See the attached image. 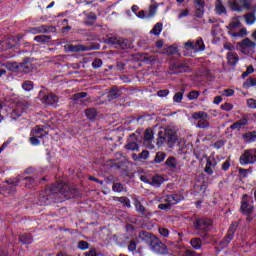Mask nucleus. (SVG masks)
Masks as SVG:
<instances>
[{"mask_svg":"<svg viewBox=\"0 0 256 256\" xmlns=\"http://www.w3.org/2000/svg\"><path fill=\"white\" fill-rule=\"evenodd\" d=\"M192 118L198 121L196 127L199 129H209V123L207 119H209V115L205 112H195L192 114Z\"/></svg>","mask_w":256,"mask_h":256,"instance_id":"4","label":"nucleus"},{"mask_svg":"<svg viewBox=\"0 0 256 256\" xmlns=\"http://www.w3.org/2000/svg\"><path fill=\"white\" fill-rule=\"evenodd\" d=\"M155 163H163V161H165V153L163 152H158L156 154V157H155Z\"/></svg>","mask_w":256,"mask_h":256,"instance_id":"37","label":"nucleus"},{"mask_svg":"<svg viewBox=\"0 0 256 256\" xmlns=\"http://www.w3.org/2000/svg\"><path fill=\"white\" fill-rule=\"evenodd\" d=\"M43 102L46 103V105H53L54 103H57V96L55 94H48L43 97Z\"/></svg>","mask_w":256,"mask_h":256,"instance_id":"18","label":"nucleus"},{"mask_svg":"<svg viewBox=\"0 0 256 256\" xmlns=\"http://www.w3.org/2000/svg\"><path fill=\"white\" fill-rule=\"evenodd\" d=\"M204 50H205V44L203 43V40L202 39H198L194 43V52L204 51Z\"/></svg>","mask_w":256,"mask_h":256,"instance_id":"26","label":"nucleus"},{"mask_svg":"<svg viewBox=\"0 0 256 256\" xmlns=\"http://www.w3.org/2000/svg\"><path fill=\"white\" fill-rule=\"evenodd\" d=\"M157 9H159L158 4H152L149 6L147 17L151 19V17H155L157 15Z\"/></svg>","mask_w":256,"mask_h":256,"instance_id":"22","label":"nucleus"},{"mask_svg":"<svg viewBox=\"0 0 256 256\" xmlns=\"http://www.w3.org/2000/svg\"><path fill=\"white\" fill-rule=\"evenodd\" d=\"M65 50L70 51L71 53H81L83 51H89V47L81 44H78V45L66 44Z\"/></svg>","mask_w":256,"mask_h":256,"instance_id":"12","label":"nucleus"},{"mask_svg":"<svg viewBox=\"0 0 256 256\" xmlns=\"http://www.w3.org/2000/svg\"><path fill=\"white\" fill-rule=\"evenodd\" d=\"M49 199L48 198H45V197H41L40 198V205H47V201H48Z\"/></svg>","mask_w":256,"mask_h":256,"instance_id":"64","label":"nucleus"},{"mask_svg":"<svg viewBox=\"0 0 256 256\" xmlns=\"http://www.w3.org/2000/svg\"><path fill=\"white\" fill-rule=\"evenodd\" d=\"M31 33H33L34 35H37V33H47V29L45 28V26H39L37 28H33L31 30Z\"/></svg>","mask_w":256,"mask_h":256,"instance_id":"38","label":"nucleus"},{"mask_svg":"<svg viewBox=\"0 0 256 256\" xmlns=\"http://www.w3.org/2000/svg\"><path fill=\"white\" fill-rule=\"evenodd\" d=\"M148 158H149V151H147V150H143L139 154V159H148Z\"/></svg>","mask_w":256,"mask_h":256,"instance_id":"55","label":"nucleus"},{"mask_svg":"<svg viewBox=\"0 0 256 256\" xmlns=\"http://www.w3.org/2000/svg\"><path fill=\"white\" fill-rule=\"evenodd\" d=\"M49 39L51 38L47 35H40V36H36L34 38V41H37V43H47Z\"/></svg>","mask_w":256,"mask_h":256,"instance_id":"33","label":"nucleus"},{"mask_svg":"<svg viewBox=\"0 0 256 256\" xmlns=\"http://www.w3.org/2000/svg\"><path fill=\"white\" fill-rule=\"evenodd\" d=\"M240 210L243 215H251V213H253V198H251L249 195H244L242 197Z\"/></svg>","mask_w":256,"mask_h":256,"instance_id":"7","label":"nucleus"},{"mask_svg":"<svg viewBox=\"0 0 256 256\" xmlns=\"http://www.w3.org/2000/svg\"><path fill=\"white\" fill-rule=\"evenodd\" d=\"M108 43L110 45H115V47H120L121 49H125V40L122 38L112 37L109 38Z\"/></svg>","mask_w":256,"mask_h":256,"instance_id":"15","label":"nucleus"},{"mask_svg":"<svg viewBox=\"0 0 256 256\" xmlns=\"http://www.w3.org/2000/svg\"><path fill=\"white\" fill-rule=\"evenodd\" d=\"M242 138L245 141V143H253V141H256V132H247L243 134Z\"/></svg>","mask_w":256,"mask_h":256,"instance_id":"17","label":"nucleus"},{"mask_svg":"<svg viewBox=\"0 0 256 256\" xmlns=\"http://www.w3.org/2000/svg\"><path fill=\"white\" fill-rule=\"evenodd\" d=\"M161 183H163V177L161 176L150 177V185H152L153 187H159Z\"/></svg>","mask_w":256,"mask_h":256,"instance_id":"23","label":"nucleus"},{"mask_svg":"<svg viewBox=\"0 0 256 256\" xmlns=\"http://www.w3.org/2000/svg\"><path fill=\"white\" fill-rule=\"evenodd\" d=\"M118 201L125 204L126 207H131V201L127 197H120L118 198Z\"/></svg>","mask_w":256,"mask_h":256,"instance_id":"42","label":"nucleus"},{"mask_svg":"<svg viewBox=\"0 0 256 256\" xmlns=\"http://www.w3.org/2000/svg\"><path fill=\"white\" fill-rule=\"evenodd\" d=\"M247 105L250 109H256V100L255 99H249L247 101Z\"/></svg>","mask_w":256,"mask_h":256,"instance_id":"52","label":"nucleus"},{"mask_svg":"<svg viewBox=\"0 0 256 256\" xmlns=\"http://www.w3.org/2000/svg\"><path fill=\"white\" fill-rule=\"evenodd\" d=\"M145 143H151L153 141V130L147 129L144 134Z\"/></svg>","mask_w":256,"mask_h":256,"instance_id":"31","label":"nucleus"},{"mask_svg":"<svg viewBox=\"0 0 256 256\" xmlns=\"http://www.w3.org/2000/svg\"><path fill=\"white\" fill-rule=\"evenodd\" d=\"M221 101H223V98L221 96H216L214 98L215 105H219V103H221Z\"/></svg>","mask_w":256,"mask_h":256,"instance_id":"62","label":"nucleus"},{"mask_svg":"<svg viewBox=\"0 0 256 256\" xmlns=\"http://www.w3.org/2000/svg\"><path fill=\"white\" fill-rule=\"evenodd\" d=\"M165 164L167 167L170 169H177V160L174 157H169L167 158Z\"/></svg>","mask_w":256,"mask_h":256,"instance_id":"25","label":"nucleus"},{"mask_svg":"<svg viewBox=\"0 0 256 256\" xmlns=\"http://www.w3.org/2000/svg\"><path fill=\"white\" fill-rule=\"evenodd\" d=\"M238 27H241V22L239 21V17H234L228 25V29H230V31H235Z\"/></svg>","mask_w":256,"mask_h":256,"instance_id":"20","label":"nucleus"},{"mask_svg":"<svg viewBox=\"0 0 256 256\" xmlns=\"http://www.w3.org/2000/svg\"><path fill=\"white\" fill-rule=\"evenodd\" d=\"M185 50L186 51H195V43L188 41L185 43Z\"/></svg>","mask_w":256,"mask_h":256,"instance_id":"40","label":"nucleus"},{"mask_svg":"<svg viewBox=\"0 0 256 256\" xmlns=\"http://www.w3.org/2000/svg\"><path fill=\"white\" fill-rule=\"evenodd\" d=\"M162 53L164 55H175V53H177V47L175 46H168L167 48H165Z\"/></svg>","mask_w":256,"mask_h":256,"instance_id":"27","label":"nucleus"},{"mask_svg":"<svg viewBox=\"0 0 256 256\" xmlns=\"http://www.w3.org/2000/svg\"><path fill=\"white\" fill-rule=\"evenodd\" d=\"M216 13H218V15H222V13H227L225 6H223L222 0H216Z\"/></svg>","mask_w":256,"mask_h":256,"instance_id":"24","label":"nucleus"},{"mask_svg":"<svg viewBox=\"0 0 256 256\" xmlns=\"http://www.w3.org/2000/svg\"><path fill=\"white\" fill-rule=\"evenodd\" d=\"M141 181H143L144 183H151V176H147V175H142L140 176Z\"/></svg>","mask_w":256,"mask_h":256,"instance_id":"58","label":"nucleus"},{"mask_svg":"<svg viewBox=\"0 0 256 256\" xmlns=\"http://www.w3.org/2000/svg\"><path fill=\"white\" fill-rule=\"evenodd\" d=\"M167 95H169V90L158 91V97H167Z\"/></svg>","mask_w":256,"mask_h":256,"instance_id":"60","label":"nucleus"},{"mask_svg":"<svg viewBox=\"0 0 256 256\" xmlns=\"http://www.w3.org/2000/svg\"><path fill=\"white\" fill-rule=\"evenodd\" d=\"M84 97H87V93L85 92H80V93H77L73 96V99L75 101H79V99H84Z\"/></svg>","mask_w":256,"mask_h":256,"instance_id":"44","label":"nucleus"},{"mask_svg":"<svg viewBox=\"0 0 256 256\" xmlns=\"http://www.w3.org/2000/svg\"><path fill=\"white\" fill-rule=\"evenodd\" d=\"M134 205H135V208L138 211V213H141L142 215H145V207L143 205H141V202L136 200L134 202Z\"/></svg>","mask_w":256,"mask_h":256,"instance_id":"34","label":"nucleus"},{"mask_svg":"<svg viewBox=\"0 0 256 256\" xmlns=\"http://www.w3.org/2000/svg\"><path fill=\"white\" fill-rule=\"evenodd\" d=\"M195 16L201 19L205 15V1L204 0H195Z\"/></svg>","mask_w":256,"mask_h":256,"instance_id":"11","label":"nucleus"},{"mask_svg":"<svg viewBox=\"0 0 256 256\" xmlns=\"http://www.w3.org/2000/svg\"><path fill=\"white\" fill-rule=\"evenodd\" d=\"M256 47V43L253 42L249 38H245L241 43H240V49L244 55H251L254 53Z\"/></svg>","mask_w":256,"mask_h":256,"instance_id":"8","label":"nucleus"},{"mask_svg":"<svg viewBox=\"0 0 256 256\" xmlns=\"http://www.w3.org/2000/svg\"><path fill=\"white\" fill-rule=\"evenodd\" d=\"M22 89H24V91L33 90V83L29 80L25 81L24 83H22Z\"/></svg>","mask_w":256,"mask_h":256,"instance_id":"36","label":"nucleus"},{"mask_svg":"<svg viewBox=\"0 0 256 256\" xmlns=\"http://www.w3.org/2000/svg\"><path fill=\"white\" fill-rule=\"evenodd\" d=\"M125 147L128 151H139V145L136 142H130Z\"/></svg>","mask_w":256,"mask_h":256,"instance_id":"35","label":"nucleus"},{"mask_svg":"<svg viewBox=\"0 0 256 256\" xmlns=\"http://www.w3.org/2000/svg\"><path fill=\"white\" fill-rule=\"evenodd\" d=\"M120 95L121 93L119 92V90L113 89L109 93V99H117V97H119Z\"/></svg>","mask_w":256,"mask_h":256,"instance_id":"39","label":"nucleus"},{"mask_svg":"<svg viewBox=\"0 0 256 256\" xmlns=\"http://www.w3.org/2000/svg\"><path fill=\"white\" fill-rule=\"evenodd\" d=\"M221 109L223 111H231L233 109V105L229 103H225L221 105Z\"/></svg>","mask_w":256,"mask_h":256,"instance_id":"50","label":"nucleus"},{"mask_svg":"<svg viewBox=\"0 0 256 256\" xmlns=\"http://www.w3.org/2000/svg\"><path fill=\"white\" fill-rule=\"evenodd\" d=\"M256 162V149L245 150L240 156L242 165H251Z\"/></svg>","mask_w":256,"mask_h":256,"instance_id":"6","label":"nucleus"},{"mask_svg":"<svg viewBox=\"0 0 256 256\" xmlns=\"http://www.w3.org/2000/svg\"><path fill=\"white\" fill-rule=\"evenodd\" d=\"M222 95H225V97H233L235 91L233 89H226L222 92Z\"/></svg>","mask_w":256,"mask_h":256,"instance_id":"47","label":"nucleus"},{"mask_svg":"<svg viewBox=\"0 0 256 256\" xmlns=\"http://www.w3.org/2000/svg\"><path fill=\"white\" fill-rule=\"evenodd\" d=\"M254 69H253V66H248L246 72H244L242 74V77L245 78L247 77V75H251V73H253Z\"/></svg>","mask_w":256,"mask_h":256,"instance_id":"57","label":"nucleus"},{"mask_svg":"<svg viewBox=\"0 0 256 256\" xmlns=\"http://www.w3.org/2000/svg\"><path fill=\"white\" fill-rule=\"evenodd\" d=\"M29 107V104L27 102H19L16 105V109L12 112V117L14 119H17L18 117H21L23 115V111H27Z\"/></svg>","mask_w":256,"mask_h":256,"instance_id":"10","label":"nucleus"},{"mask_svg":"<svg viewBox=\"0 0 256 256\" xmlns=\"http://www.w3.org/2000/svg\"><path fill=\"white\" fill-rule=\"evenodd\" d=\"M112 189L116 193H120V191L123 190V185H121L120 183H116V184L113 185Z\"/></svg>","mask_w":256,"mask_h":256,"instance_id":"49","label":"nucleus"},{"mask_svg":"<svg viewBox=\"0 0 256 256\" xmlns=\"http://www.w3.org/2000/svg\"><path fill=\"white\" fill-rule=\"evenodd\" d=\"M228 63L229 65H237V62L239 61V57L236 53L229 52L227 55Z\"/></svg>","mask_w":256,"mask_h":256,"instance_id":"21","label":"nucleus"},{"mask_svg":"<svg viewBox=\"0 0 256 256\" xmlns=\"http://www.w3.org/2000/svg\"><path fill=\"white\" fill-rule=\"evenodd\" d=\"M31 137H30V143L31 145H40L41 140L43 137L47 135V132L43 130V128H40L39 126L35 127L31 131Z\"/></svg>","mask_w":256,"mask_h":256,"instance_id":"5","label":"nucleus"},{"mask_svg":"<svg viewBox=\"0 0 256 256\" xmlns=\"http://www.w3.org/2000/svg\"><path fill=\"white\" fill-rule=\"evenodd\" d=\"M139 19H149L147 15H145V11L141 10L138 14H136Z\"/></svg>","mask_w":256,"mask_h":256,"instance_id":"61","label":"nucleus"},{"mask_svg":"<svg viewBox=\"0 0 256 256\" xmlns=\"http://www.w3.org/2000/svg\"><path fill=\"white\" fill-rule=\"evenodd\" d=\"M190 245L194 248V249H201V245H203V242H201V239L199 238H194L190 241Z\"/></svg>","mask_w":256,"mask_h":256,"instance_id":"29","label":"nucleus"},{"mask_svg":"<svg viewBox=\"0 0 256 256\" xmlns=\"http://www.w3.org/2000/svg\"><path fill=\"white\" fill-rule=\"evenodd\" d=\"M103 65V61L101 59H95L92 63V67L94 69H99L100 67H102Z\"/></svg>","mask_w":256,"mask_h":256,"instance_id":"41","label":"nucleus"},{"mask_svg":"<svg viewBox=\"0 0 256 256\" xmlns=\"http://www.w3.org/2000/svg\"><path fill=\"white\" fill-rule=\"evenodd\" d=\"M7 69H9V71H17V69H19V66L15 63H8Z\"/></svg>","mask_w":256,"mask_h":256,"instance_id":"51","label":"nucleus"},{"mask_svg":"<svg viewBox=\"0 0 256 256\" xmlns=\"http://www.w3.org/2000/svg\"><path fill=\"white\" fill-rule=\"evenodd\" d=\"M255 85H256V79L250 78L245 81V83L243 84V87L244 89H249L250 87H255Z\"/></svg>","mask_w":256,"mask_h":256,"instance_id":"32","label":"nucleus"},{"mask_svg":"<svg viewBox=\"0 0 256 256\" xmlns=\"http://www.w3.org/2000/svg\"><path fill=\"white\" fill-rule=\"evenodd\" d=\"M85 256H97V252L95 249H91L88 253L85 254Z\"/></svg>","mask_w":256,"mask_h":256,"instance_id":"63","label":"nucleus"},{"mask_svg":"<svg viewBox=\"0 0 256 256\" xmlns=\"http://www.w3.org/2000/svg\"><path fill=\"white\" fill-rule=\"evenodd\" d=\"M161 31H163V24L157 23L155 24L154 28L150 31L153 35H160Z\"/></svg>","mask_w":256,"mask_h":256,"instance_id":"30","label":"nucleus"},{"mask_svg":"<svg viewBox=\"0 0 256 256\" xmlns=\"http://www.w3.org/2000/svg\"><path fill=\"white\" fill-rule=\"evenodd\" d=\"M128 249L129 251H135L137 249V244H135V241H130Z\"/></svg>","mask_w":256,"mask_h":256,"instance_id":"59","label":"nucleus"},{"mask_svg":"<svg viewBox=\"0 0 256 256\" xmlns=\"http://www.w3.org/2000/svg\"><path fill=\"white\" fill-rule=\"evenodd\" d=\"M199 97V92L192 91L188 94V99H197Z\"/></svg>","mask_w":256,"mask_h":256,"instance_id":"56","label":"nucleus"},{"mask_svg":"<svg viewBox=\"0 0 256 256\" xmlns=\"http://www.w3.org/2000/svg\"><path fill=\"white\" fill-rule=\"evenodd\" d=\"M85 115L90 121H95L97 119V110L89 108L85 111Z\"/></svg>","mask_w":256,"mask_h":256,"instance_id":"19","label":"nucleus"},{"mask_svg":"<svg viewBox=\"0 0 256 256\" xmlns=\"http://www.w3.org/2000/svg\"><path fill=\"white\" fill-rule=\"evenodd\" d=\"M146 237H150L151 241V247H153L154 251L158 253H163V249H165V245L159 241V238L149 234V233H143Z\"/></svg>","mask_w":256,"mask_h":256,"instance_id":"9","label":"nucleus"},{"mask_svg":"<svg viewBox=\"0 0 256 256\" xmlns=\"http://www.w3.org/2000/svg\"><path fill=\"white\" fill-rule=\"evenodd\" d=\"M251 1L252 0H227L229 7H231L232 11H249L251 9Z\"/></svg>","mask_w":256,"mask_h":256,"instance_id":"2","label":"nucleus"},{"mask_svg":"<svg viewBox=\"0 0 256 256\" xmlns=\"http://www.w3.org/2000/svg\"><path fill=\"white\" fill-rule=\"evenodd\" d=\"M78 248L82 249V251H85V249H89V243H87L85 241H80L78 243Z\"/></svg>","mask_w":256,"mask_h":256,"instance_id":"45","label":"nucleus"},{"mask_svg":"<svg viewBox=\"0 0 256 256\" xmlns=\"http://www.w3.org/2000/svg\"><path fill=\"white\" fill-rule=\"evenodd\" d=\"M210 225L211 220H197L196 229H199L200 231H207Z\"/></svg>","mask_w":256,"mask_h":256,"instance_id":"16","label":"nucleus"},{"mask_svg":"<svg viewBox=\"0 0 256 256\" xmlns=\"http://www.w3.org/2000/svg\"><path fill=\"white\" fill-rule=\"evenodd\" d=\"M235 231H237V223H234L230 226L227 236L224 239V243H231V241L233 240V236L235 235Z\"/></svg>","mask_w":256,"mask_h":256,"instance_id":"14","label":"nucleus"},{"mask_svg":"<svg viewBox=\"0 0 256 256\" xmlns=\"http://www.w3.org/2000/svg\"><path fill=\"white\" fill-rule=\"evenodd\" d=\"M189 15V9H184L180 11L178 15V19H183V17H187Z\"/></svg>","mask_w":256,"mask_h":256,"instance_id":"53","label":"nucleus"},{"mask_svg":"<svg viewBox=\"0 0 256 256\" xmlns=\"http://www.w3.org/2000/svg\"><path fill=\"white\" fill-rule=\"evenodd\" d=\"M247 125H249L247 118H242L241 120L232 124L230 126V129L239 131V130L243 129V127H247Z\"/></svg>","mask_w":256,"mask_h":256,"instance_id":"13","label":"nucleus"},{"mask_svg":"<svg viewBox=\"0 0 256 256\" xmlns=\"http://www.w3.org/2000/svg\"><path fill=\"white\" fill-rule=\"evenodd\" d=\"M173 99L175 103H181V101H183V94L181 92H178L174 95Z\"/></svg>","mask_w":256,"mask_h":256,"instance_id":"46","label":"nucleus"},{"mask_svg":"<svg viewBox=\"0 0 256 256\" xmlns=\"http://www.w3.org/2000/svg\"><path fill=\"white\" fill-rule=\"evenodd\" d=\"M232 37H245L247 35L246 29H241L238 33H232Z\"/></svg>","mask_w":256,"mask_h":256,"instance_id":"43","label":"nucleus"},{"mask_svg":"<svg viewBox=\"0 0 256 256\" xmlns=\"http://www.w3.org/2000/svg\"><path fill=\"white\" fill-rule=\"evenodd\" d=\"M159 208L162 210L171 209V205H177L179 203V196L167 195L160 198Z\"/></svg>","mask_w":256,"mask_h":256,"instance_id":"3","label":"nucleus"},{"mask_svg":"<svg viewBox=\"0 0 256 256\" xmlns=\"http://www.w3.org/2000/svg\"><path fill=\"white\" fill-rule=\"evenodd\" d=\"M159 233L162 237H169V230L167 228H159Z\"/></svg>","mask_w":256,"mask_h":256,"instance_id":"54","label":"nucleus"},{"mask_svg":"<svg viewBox=\"0 0 256 256\" xmlns=\"http://www.w3.org/2000/svg\"><path fill=\"white\" fill-rule=\"evenodd\" d=\"M164 143H168L169 147H173L177 143V133H175V130L168 128L164 133H158V147H162Z\"/></svg>","mask_w":256,"mask_h":256,"instance_id":"1","label":"nucleus"},{"mask_svg":"<svg viewBox=\"0 0 256 256\" xmlns=\"http://www.w3.org/2000/svg\"><path fill=\"white\" fill-rule=\"evenodd\" d=\"M31 235H24L20 237V240L22 241V243H26L29 244L31 243Z\"/></svg>","mask_w":256,"mask_h":256,"instance_id":"48","label":"nucleus"},{"mask_svg":"<svg viewBox=\"0 0 256 256\" xmlns=\"http://www.w3.org/2000/svg\"><path fill=\"white\" fill-rule=\"evenodd\" d=\"M245 21H246L247 25H253V23H255V21H256L255 14H253V13L246 14Z\"/></svg>","mask_w":256,"mask_h":256,"instance_id":"28","label":"nucleus"}]
</instances>
